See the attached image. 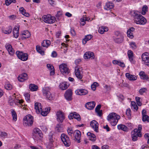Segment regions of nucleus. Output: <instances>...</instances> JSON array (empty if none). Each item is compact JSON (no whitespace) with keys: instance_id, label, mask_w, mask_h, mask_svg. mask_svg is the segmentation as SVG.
I'll use <instances>...</instances> for the list:
<instances>
[{"instance_id":"obj_7","label":"nucleus","mask_w":149,"mask_h":149,"mask_svg":"<svg viewBox=\"0 0 149 149\" xmlns=\"http://www.w3.org/2000/svg\"><path fill=\"white\" fill-rule=\"evenodd\" d=\"M42 18L44 22L48 24L53 23L56 20L55 17L54 16H52L49 14L43 15L42 16Z\"/></svg>"},{"instance_id":"obj_48","label":"nucleus","mask_w":149,"mask_h":149,"mask_svg":"<svg viewBox=\"0 0 149 149\" xmlns=\"http://www.w3.org/2000/svg\"><path fill=\"white\" fill-rule=\"evenodd\" d=\"M132 109L134 111H136L138 109V107L134 101H132L131 103Z\"/></svg>"},{"instance_id":"obj_43","label":"nucleus","mask_w":149,"mask_h":149,"mask_svg":"<svg viewBox=\"0 0 149 149\" xmlns=\"http://www.w3.org/2000/svg\"><path fill=\"white\" fill-rule=\"evenodd\" d=\"M117 128L119 130H121L127 132L128 130L127 127L124 125L120 124L117 125Z\"/></svg>"},{"instance_id":"obj_27","label":"nucleus","mask_w":149,"mask_h":149,"mask_svg":"<svg viewBox=\"0 0 149 149\" xmlns=\"http://www.w3.org/2000/svg\"><path fill=\"white\" fill-rule=\"evenodd\" d=\"M87 137L91 141L94 142L96 140L95 135L93 133L91 132H88L87 133Z\"/></svg>"},{"instance_id":"obj_16","label":"nucleus","mask_w":149,"mask_h":149,"mask_svg":"<svg viewBox=\"0 0 149 149\" xmlns=\"http://www.w3.org/2000/svg\"><path fill=\"white\" fill-rule=\"evenodd\" d=\"M90 125L91 127L97 132H98V123L95 120H93L90 122Z\"/></svg>"},{"instance_id":"obj_64","label":"nucleus","mask_w":149,"mask_h":149,"mask_svg":"<svg viewBox=\"0 0 149 149\" xmlns=\"http://www.w3.org/2000/svg\"><path fill=\"white\" fill-rule=\"evenodd\" d=\"M49 3L52 6H54L56 5V3L54 0H48Z\"/></svg>"},{"instance_id":"obj_61","label":"nucleus","mask_w":149,"mask_h":149,"mask_svg":"<svg viewBox=\"0 0 149 149\" xmlns=\"http://www.w3.org/2000/svg\"><path fill=\"white\" fill-rule=\"evenodd\" d=\"M24 95L25 96V98L26 101L29 102L30 100V94L28 93H24Z\"/></svg>"},{"instance_id":"obj_56","label":"nucleus","mask_w":149,"mask_h":149,"mask_svg":"<svg viewBox=\"0 0 149 149\" xmlns=\"http://www.w3.org/2000/svg\"><path fill=\"white\" fill-rule=\"evenodd\" d=\"M5 88L8 90H10L12 88V85L9 83H6L5 85Z\"/></svg>"},{"instance_id":"obj_35","label":"nucleus","mask_w":149,"mask_h":149,"mask_svg":"<svg viewBox=\"0 0 149 149\" xmlns=\"http://www.w3.org/2000/svg\"><path fill=\"white\" fill-rule=\"evenodd\" d=\"M92 37V36L90 34L86 36L85 38L82 40V42L83 44L84 45L86 44L87 42L90 40Z\"/></svg>"},{"instance_id":"obj_17","label":"nucleus","mask_w":149,"mask_h":149,"mask_svg":"<svg viewBox=\"0 0 149 149\" xmlns=\"http://www.w3.org/2000/svg\"><path fill=\"white\" fill-rule=\"evenodd\" d=\"M72 91L71 89L67 90L64 94L65 98L68 100H71L72 99Z\"/></svg>"},{"instance_id":"obj_63","label":"nucleus","mask_w":149,"mask_h":149,"mask_svg":"<svg viewBox=\"0 0 149 149\" xmlns=\"http://www.w3.org/2000/svg\"><path fill=\"white\" fill-rule=\"evenodd\" d=\"M15 0H6L5 3L6 6H9L12 2H15Z\"/></svg>"},{"instance_id":"obj_47","label":"nucleus","mask_w":149,"mask_h":149,"mask_svg":"<svg viewBox=\"0 0 149 149\" xmlns=\"http://www.w3.org/2000/svg\"><path fill=\"white\" fill-rule=\"evenodd\" d=\"M23 102V100H22L18 99L15 101V104L17 105L20 108H22L23 105L22 104Z\"/></svg>"},{"instance_id":"obj_5","label":"nucleus","mask_w":149,"mask_h":149,"mask_svg":"<svg viewBox=\"0 0 149 149\" xmlns=\"http://www.w3.org/2000/svg\"><path fill=\"white\" fill-rule=\"evenodd\" d=\"M33 117L30 115H28L25 116L23 120V123L24 126H31L33 123Z\"/></svg>"},{"instance_id":"obj_19","label":"nucleus","mask_w":149,"mask_h":149,"mask_svg":"<svg viewBox=\"0 0 149 149\" xmlns=\"http://www.w3.org/2000/svg\"><path fill=\"white\" fill-rule=\"evenodd\" d=\"M94 54L93 53L91 52H86L84 55V57L85 59H93L94 58Z\"/></svg>"},{"instance_id":"obj_10","label":"nucleus","mask_w":149,"mask_h":149,"mask_svg":"<svg viewBox=\"0 0 149 149\" xmlns=\"http://www.w3.org/2000/svg\"><path fill=\"white\" fill-rule=\"evenodd\" d=\"M61 139L65 146L68 147L70 145V141L68 136L65 134L63 133L61 135Z\"/></svg>"},{"instance_id":"obj_15","label":"nucleus","mask_w":149,"mask_h":149,"mask_svg":"<svg viewBox=\"0 0 149 149\" xmlns=\"http://www.w3.org/2000/svg\"><path fill=\"white\" fill-rule=\"evenodd\" d=\"M35 109L37 114H40L42 111V106L41 104L39 102H36L35 104Z\"/></svg>"},{"instance_id":"obj_25","label":"nucleus","mask_w":149,"mask_h":149,"mask_svg":"<svg viewBox=\"0 0 149 149\" xmlns=\"http://www.w3.org/2000/svg\"><path fill=\"white\" fill-rule=\"evenodd\" d=\"M76 94L80 95H84L88 93V91L84 89H78L75 91Z\"/></svg>"},{"instance_id":"obj_40","label":"nucleus","mask_w":149,"mask_h":149,"mask_svg":"<svg viewBox=\"0 0 149 149\" xmlns=\"http://www.w3.org/2000/svg\"><path fill=\"white\" fill-rule=\"evenodd\" d=\"M49 146L47 145V148L49 149H50L51 147L53 146V145L52 144V143L53 142V136H52V133H51L49 134Z\"/></svg>"},{"instance_id":"obj_54","label":"nucleus","mask_w":149,"mask_h":149,"mask_svg":"<svg viewBox=\"0 0 149 149\" xmlns=\"http://www.w3.org/2000/svg\"><path fill=\"white\" fill-rule=\"evenodd\" d=\"M103 87L107 92H109L111 90V87L110 85L104 84L103 86Z\"/></svg>"},{"instance_id":"obj_60","label":"nucleus","mask_w":149,"mask_h":149,"mask_svg":"<svg viewBox=\"0 0 149 149\" xmlns=\"http://www.w3.org/2000/svg\"><path fill=\"white\" fill-rule=\"evenodd\" d=\"M80 22L81 25V26H84L86 24V21L84 17L80 18Z\"/></svg>"},{"instance_id":"obj_45","label":"nucleus","mask_w":149,"mask_h":149,"mask_svg":"<svg viewBox=\"0 0 149 149\" xmlns=\"http://www.w3.org/2000/svg\"><path fill=\"white\" fill-rule=\"evenodd\" d=\"M29 87L30 90L32 91H36L38 88V86L34 84H30Z\"/></svg>"},{"instance_id":"obj_14","label":"nucleus","mask_w":149,"mask_h":149,"mask_svg":"<svg viewBox=\"0 0 149 149\" xmlns=\"http://www.w3.org/2000/svg\"><path fill=\"white\" fill-rule=\"evenodd\" d=\"M68 118L70 119H73V118L77 119L78 121L81 120V118L79 114L76 112L71 113L68 116Z\"/></svg>"},{"instance_id":"obj_26","label":"nucleus","mask_w":149,"mask_h":149,"mask_svg":"<svg viewBox=\"0 0 149 149\" xmlns=\"http://www.w3.org/2000/svg\"><path fill=\"white\" fill-rule=\"evenodd\" d=\"M142 115L143 121L149 122V116L146 115V112L145 110H143Z\"/></svg>"},{"instance_id":"obj_2","label":"nucleus","mask_w":149,"mask_h":149,"mask_svg":"<svg viewBox=\"0 0 149 149\" xmlns=\"http://www.w3.org/2000/svg\"><path fill=\"white\" fill-rule=\"evenodd\" d=\"M32 135L35 142L40 141L43 138L41 130L38 128H35L33 130Z\"/></svg>"},{"instance_id":"obj_55","label":"nucleus","mask_w":149,"mask_h":149,"mask_svg":"<svg viewBox=\"0 0 149 149\" xmlns=\"http://www.w3.org/2000/svg\"><path fill=\"white\" fill-rule=\"evenodd\" d=\"M148 7L146 5L143 6L142 8L141 14L143 15H144L146 13L148 10Z\"/></svg>"},{"instance_id":"obj_23","label":"nucleus","mask_w":149,"mask_h":149,"mask_svg":"<svg viewBox=\"0 0 149 149\" xmlns=\"http://www.w3.org/2000/svg\"><path fill=\"white\" fill-rule=\"evenodd\" d=\"M127 55L130 61L132 63H134V54L131 50H128L127 52Z\"/></svg>"},{"instance_id":"obj_18","label":"nucleus","mask_w":149,"mask_h":149,"mask_svg":"<svg viewBox=\"0 0 149 149\" xmlns=\"http://www.w3.org/2000/svg\"><path fill=\"white\" fill-rule=\"evenodd\" d=\"M28 79L27 74L25 73L20 74L18 77V79L20 82H24Z\"/></svg>"},{"instance_id":"obj_53","label":"nucleus","mask_w":149,"mask_h":149,"mask_svg":"<svg viewBox=\"0 0 149 149\" xmlns=\"http://www.w3.org/2000/svg\"><path fill=\"white\" fill-rule=\"evenodd\" d=\"M131 15L134 17V20L135 19V18L138 17L139 15L138 13V12L135 10L132 11L130 12Z\"/></svg>"},{"instance_id":"obj_50","label":"nucleus","mask_w":149,"mask_h":149,"mask_svg":"<svg viewBox=\"0 0 149 149\" xmlns=\"http://www.w3.org/2000/svg\"><path fill=\"white\" fill-rule=\"evenodd\" d=\"M36 49L37 52L41 55H44V51L42 50V48L40 46H36Z\"/></svg>"},{"instance_id":"obj_31","label":"nucleus","mask_w":149,"mask_h":149,"mask_svg":"<svg viewBox=\"0 0 149 149\" xmlns=\"http://www.w3.org/2000/svg\"><path fill=\"white\" fill-rule=\"evenodd\" d=\"M112 63L113 64L118 65L121 67L125 68V67L124 63L120 60H113V61Z\"/></svg>"},{"instance_id":"obj_4","label":"nucleus","mask_w":149,"mask_h":149,"mask_svg":"<svg viewBox=\"0 0 149 149\" xmlns=\"http://www.w3.org/2000/svg\"><path fill=\"white\" fill-rule=\"evenodd\" d=\"M51 88L49 87H44L42 90L43 96L47 100H53L54 96L50 93Z\"/></svg>"},{"instance_id":"obj_44","label":"nucleus","mask_w":149,"mask_h":149,"mask_svg":"<svg viewBox=\"0 0 149 149\" xmlns=\"http://www.w3.org/2000/svg\"><path fill=\"white\" fill-rule=\"evenodd\" d=\"M20 12L23 15L26 17H29V13L26 12V10L23 7H21L19 9Z\"/></svg>"},{"instance_id":"obj_9","label":"nucleus","mask_w":149,"mask_h":149,"mask_svg":"<svg viewBox=\"0 0 149 149\" xmlns=\"http://www.w3.org/2000/svg\"><path fill=\"white\" fill-rule=\"evenodd\" d=\"M56 120L60 123L63 122L65 119V114L64 112L61 111H58L56 113Z\"/></svg>"},{"instance_id":"obj_39","label":"nucleus","mask_w":149,"mask_h":149,"mask_svg":"<svg viewBox=\"0 0 149 149\" xmlns=\"http://www.w3.org/2000/svg\"><path fill=\"white\" fill-rule=\"evenodd\" d=\"M101 105L99 104L97 106L95 109V111L97 114V115L99 116H101L102 115V111L100 110L101 107Z\"/></svg>"},{"instance_id":"obj_51","label":"nucleus","mask_w":149,"mask_h":149,"mask_svg":"<svg viewBox=\"0 0 149 149\" xmlns=\"http://www.w3.org/2000/svg\"><path fill=\"white\" fill-rule=\"evenodd\" d=\"M11 112L13 120L15 121H16L17 120V115L16 112L13 110H12Z\"/></svg>"},{"instance_id":"obj_11","label":"nucleus","mask_w":149,"mask_h":149,"mask_svg":"<svg viewBox=\"0 0 149 149\" xmlns=\"http://www.w3.org/2000/svg\"><path fill=\"white\" fill-rule=\"evenodd\" d=\"M16 54L18 58L22 61H26L28 59V55L26 53H24L22 52L17 51L16 52Z\"/></svg>"},{"instance_id":"obj_42","label":"nucleus","mask_w":149,"mask_h":149,"mask_svg":"<svg viewBox=\"0 0 149 149\" xmlns=\"http://www.w3.org/2000/svg\"><path fill=\"white\" fill-rule=\"evenodd\" d=\"M68 87L67 83L65 82H63L61 83L59 85V87L60 89L62 90H65Z\"/></svg>"},{"instance_id":"obj_6","label":"nucleus","mask_w":149,"mask_h":149,"mask_svg":"<svg viewBox=\"0 0 149 149\" xmlns=\"http://www.w3.org/2000/svg\"><path fill=\"white\" fill-rule=\"evenodd\" d=\"M113 38L114 42L118 43L122 42L123 40V35L118 31L115 32Z\"/></svg>"},{"instance_id":"obj_28","label":"nucleus","mask_w":149,"mask_h":149,"mask_svg":"<svg viewBox=\"0 0 149 149\" xmlns=\"http://www.w3.org/2000/svg\"><path fill=\"white\" fill-rule=\"evenodd\" d=\"M134 30V28L131 27L127 30V33L128 37L132 39L133 38V32Z\"/></svg>"},{"instance_id":"obj_24","label":"nucleus","mask_w":149,"mask_h":149,"mask_svg":"<svg viewBox=\"0 0 149 149\" xmlns=\"http://www.w3.org/2000/svg\"><path fill=\"white\" fill-rule=\"evenodd\" d=\"M95 102L93 101L87 102L85 105L86 107L89 110L93 109L95 107Z\"/></svg>"},{"instance_id":"obj_20","label":"nucleus","mask_w":149,"mask_h":149,"mask_svg":"<svg viewBox=\"0 0 149 149\" xmlns=\"http://www.w3.org/2000/svg\"><path fill=\"white\" fill-rule=\"evenodd\" d=\"M19 26L17 25L15 26L13 30V36L15 38H17L19 35Z\"/></svg>"},{"instance_id":"obj_41","label":"nucleus","mask_w":149,"mask_h":149,"mask_svg":"<svg viewBox=\"0 0 149 149\" xmlns=\"http://www.w3.org/2000/svg\"><path fill=\"white\" fill-rule=\"evenodd\" d=\"M31 35L30 33L28 31H24L22 33V37L23 39L28 38Z\"/></svg>"},{"instance_id":"obj_12","label":"nucleus","mask_w":149,"mask_h":149,"mask_svg":"<svg viewBox=\"0 0 149 149\" xmlns=\"http://www.w3.org/2000/svg\"><path fill=\"white\" fill-rule=\"evenodd\" d=\"M59 69L61 73L64 75L68 74L69 72V70L66 64L62 63L59 66Z\"/></svg>"},{"instance_id":"obj_38","label":"nucleus","mask_w":149,"mask_h":149,"mask_svg":"<svg viewBox=\"0 0 149 149\" xmlns=\"http://www.w3.org/2000/svg\"><path fill=\"white\" fill-rule=\"evenodd\" d=\"M50 110V107H47L41 111L40 113L43 116H47V114L49 112Z\"/></svg>"},{"instance_id":"obj_33","label":"nucleus","mask_w":149,"mask_h":149,"mask_svg":"<svg viewBox=\"0 0 149 149\" xmlns=\"http://www.w3.org/2000/svg\"><path fill=\"white\" fill-rule=\"evenodd\" d=\"M126 77L131 81H134L137 79L136 77L134 75H132L128 73H127L125 74Z\"/></svg>"},{"instance_id":"obj_3","label":"nucleus","mask_w":149,"mask_h":149,"mask_svg":"<svg viewBox=\"0 0 149 149\" xmlns=\"http://www.w3.org/2000/svg\"><path fill=\"white\" fill-rule=\"evenodd\" d=\"M142 130V126L141 125H139L138 128L135 129L131 132V136L133 141H136L137 140L138 137H141L142 134L141 132Z\"/></svg>"},{"instance_id":"obj_8","label":"nucleus","mask_w":149,"mask_h":149,"mask_svg":"<svg viewBox=\"0 0 149 149\" xmlns=\"http://www.w3.org/2000/svg\"><path fill=\"white\" fill-rule=\"evenodd\" d=\"M134 22L137 24L143 25L146 23V20L143 16L140 15L135 18Z\"/></svg>"},{"instance_id":"obj_57","label":"nucleus","mask_w":149,"mask_h":149,"mask_svg":"<svg viewBox=\"0 0 149 149\" xmlns=\"http://www.w3.org/2000/svg\"><path fill=\"white\" fill-rule=\"evenodd\" d=\"M72 128H69L67 130V132L68 134L70 136H72L74 134V132Z\"/></svg>"},{"instance_id":"obj_49","label":"nucleus","mask_w":149,"mask_h":149,"mask_svg":"<svg viewBox=\"0 0 149 149\" xmlns=\"http://www.w3.org/2000/svg\"><path fill=\"white\" fill-rule=\"evenodd\" d=\"M141 79H143L147 80L148 79V77L143 71L139 73Z\"/></svg>"},{"instance_id":"obj_13","label":"nucleus","mask_w":149,"mask_h":149,"mask_svg":"<svg viewBox=\"0 0 149 149\" xmlns=\"http://www.w3.org/2000/svg\"><path fill=\"white\" fill-rule=\"evenodd\" d=\"M142 61L146 65H149V53L145 52L141 56Z\"/></svg>"},{"instance_id":"obj_46","label":"nucleus","mask_w":149,"mask_h":149,"mask_svg":"<svg viewBox=\"0 0 149 149\" xmlns=\"http://www.w3.org/2000/svg\"><path fill=\"white\" fill-rule=\"evenodd\" d=\"M15 97H14L13 96L12 97H10L9 98L8 103L10 105L13 106L15 104V101L16 100H17L16 99Z\"/></svg>"},{"instance_id":"obj_30","label":"nucleus","mask_w":149,"mask_h":149,"mask_svg":"<svg viewBox=\"0 0 149 149\" xmlns=\"http://www.w3.org/2000/svg\"><path fill=\"white\" fill-rule=\"evenodd\" d=\"M47 66L48 69L50 71V75H53L55 74V70L53 66L50 64H48L47 65Z\"/></svg>"},{"instance_id":"obj_58","label":"nucleus","mask_w":149,"mask_h":149,"mask_svg":"<svg viewBox=\"0 0 149 149\" xmlns=\"http://www.w3.org/2000/svg\"><path fill=\"white\" fill-rule=\"evenodd\" d=\"M98 85V84L96 82H94L91 85V88L92 89L93 91H95L96 89V87Z\"/></svg>"},{"instance_id":"obj_52","label":"nucleus","mask_w":149,"mask_h":149,"mask_svg":"<svg viewBox=\"0 0 149 149\" xmlns=\"http://www.w3.org/2000/svg\"><path fill=\"white\" fill-rule=\"evenodd\" d=\"M130 47L132 49H135L136 48L137 46L136 43L134 42H129Z\"/></svg>"},{"instance_id":"obj_59","label":"nucleus","mask_w":149,"mask_h":149,"mask_svg":"<svg viewBox=\"0 0 149 149\" xmlns=\"http://www.w3.org/2000/svg\"><path fill=\"white\" fill-rule=\"evenodd\" d=\"M135 100L136 103L139 106H140L142 105L141 102L140 101V98L139 97L136 96L135 97Z\"/></svg>"},{"instance_id":"obj_21","label":"nucleus","mask_w":149,"mask_h":149,"mask_svg":"<svg viewBox=\"0 0 149 149\" xmlns=\"http://www.w3.org/2000/svg\"><path fill=\"white\" fill-rule=\"evenodd\" d=\"M73 136H74L75 140L77 141L78 143L80 142V139L81 136V133L78 130H76L74 132Z\"/></svg>"},{"instance_id":"obj_22","label":"nucleus","mask_w":149,"mask_h":149,"mask_svg":"<svg viewBox=\"0 0 149 149\" xmlns=\"http://www.w3.org/2000/svg\"><path fill=\"white\" fill-rule=\"evenodd\" d=\"M75 74L78 79H82L83 77L82 72L80 70L78 67L75 68Z\"/></svg>"},{"instance_id":"obj_29","label":"nucleus","mask_w":149,"mask_h":149,"mask_svg":"<svg viewBox=\"0 0 149 149\" xmlns=\"http://www.w3.org/2000/svg\"><path fill=\"white\" fill-rule=\"evenodd\" d=\"M6 48L10 55H13L14 54V50L11 45L7 44L6 45Z\"/></svg>"},{"instance_id":"obj_34","label":"nucleus","mask_w":149,"mask_h":149,"mask_svg":"<svg viewBox=\"0 0 149 149\" xmlns=\"http://www.w3.org/2000/svg\"><path fill=\"white\" fill-rule=\"evenodd\" d=\"M114 6V4L112 2L108 1L106 3L105 8L108 10L112 9Z\"/></svg>"},{"instance_id":"obj_36","label":"nucleus","mask_w":149,"mask_h":149,"mask_svg":"<svg viewBox=\"0 0 149 149\" xmlns=\"http://www.w3.org/2000/svg\"><path fill=\"white\" fill-rule=\"evenodd\" d=\"M51 42L49 40H44L42 42V46L44 47L47 48L51 44Z\"/></svg>"},{"instance_id":"obj_37","label":"nucleus","mask_w":149,"mask_h":149,"mask_svg":"<svg viewBox=\"0 0 149 149\" xmlns=\"http://www.w3.org/2000/svg\"><path fill=\"white\" fill-rule=\"evenodd\" d=\"M108 31V28L106 26H102L99 27L98 32L101 34H103L104 32Z\"/></svg>"},{"instance_id":"obj_32","label":"nucleus","mask_w":149,"mask_h":149,"mask_svg":"<svg viewBox=\"0 0 149 149\" xmlns=\"http://www.w3.org/2000/svg\"><path fill=\"white\" fill-rule=\"evenodd\" d=\"M12 30V28L11 26H9L6 28H3L2 29L3 32L6 34H9L10 33Z\"/></svg>"},{"instance_id":"obj_62","label":"nucleus","mask_w":149,"mask_h":149,"mask_svg":"<svg viewBox=\"0 0 149 149\" xmlns=\"http://www.w3.org/2000/svg\"><path fill=\"white\" fill-rule=\"evenodd\" d=\"M147 89L145 88H142L139 90V93L141 95L143 94L147 91Z\"/></svg>"},{"instance_id":"obj_1","label":"nucleus","mask_w":149,"mask_h":149,"mask_svg":"<svg viewBox=\"0 0 149 149\" xmlns=\"http://www.w3.org/2000/svg\"><path fill=\"white\" fill-rule=\"evenodd\" d=\"M120 118V117L119 115L115 113L112 112L107 116V120L111 126H115Z\"/></svg>"}]
</instances>
